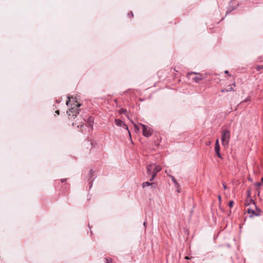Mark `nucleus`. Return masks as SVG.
Masks as SVG:
<instances>
[{
    "instance_id": "obj_1",
    "label": "nucleus",
    "mask_w": 263,
    "mask_h": 263,
    "mask_svg": "<svg viewBox=\"0 0 263 263\" xmlns=\"http://www.w3.org/2000/svg\"><path fill=\"white\" fill-rule=\"evenodd\" d=\"M247 212L250 215V217L259 216L263 214L262 211L258 208L255 204H253L252 208H249L247 210Z\"/></svg>"
},
{
    "instance_id": "obj_2",
    "label": "nucleus",
    "mask_w": 263,
    "mask_h": 263,
    "mask_svg": "<svg viewBox=\"0 0 263 263\" xmlns=\"http://www.w3.org/2000/svg\"><path fill=\"white\" fill-rule=\"evenodd\" d=\"M81 105L80 103H77L74 105L73 107H71L67 111V114L68 116L69 119L75 118L77 115L79 114L80 110L78 108Z\"/></svg>"
},
{
    "instance_id": "obj_3",
    "label": "nucleus",
    "mask_w": 263,
    "mask_h": 263,
    "mask_svg": "<svg viewBox=\"0 0 263 263\" xmlns=\"http://www.w3.org/2000/svg\"><path fill=\"white\" fill-rule=\"evenodd\" d=\"M230 139V132L228 129H223L221 132V141L223 146L228 145Z\"/></svg>"
},
{
    "instance_id": "obj_4",
    "label": "nucleus",
    "mask_w": 263,
    "mask_h": 263,
    "mask_svg": "<svg viewBox=\"0 0 263 263\" xmlns=\"http://www.w3.org/2000/svg\"><path fill=\"white\" fill-rule=\"evenodd\" d=\"M196 74V76L195 77H193L192 80L194 81L196 83H199L200 81L203 80L204 79V77L203 76L202 74L201 73H197V72H188L187 73V77L189 78V79H191L190 78V76H191L192 74Z\"/></svg>"
},
{
    "instance_id": "obj_5",
    "label": "nucleus",
    "mask_w": 263,
    "mask_h": 263,
    "mask_svg": "<svg viewBox=\"0 0 263 263\" xmlns=\"http://www.w3.org/2000/svg\"><path fill=\"white\" fill-rule=\"evenodd\" d=\"M139 125L142 127L143 135L144 137H148L153 134V130L151 127L142 123H140Z\"/></svg>"
},
{
    "instance_id": "obj_6",
    "label": "nucleus",
    "mask_w": 263,
    "mask_h": 263,
    "mask_svg": "<svg viewBox=\"0 0 263 263\" xmlns=\"http://www.w3.org/2000/svg\"><path fill=\"white\" fill-rule=\"evenodd\" d=\"M115 123L116 125L118 126H123V127H124V128L128 131V135L129 136L130 139H132L131 135H130V132L128 130V126L122 120H121L120 119H115Z\"/></svg>"
},
{
    "instance_id": "obj_7",
    "label": "nucleus",
    "mask_w": 263,
    "mask_h": 263,
    "mask_svg": "<svg viewBox=\"0 0 263 263\" xmlns=\"http://www.w3.org/2000/svg\"><path fill=\"white\" fill-rule=\"evenodd\" d=\"M161 169L162 168L160 165H158L155 164V167H154V170H153L152 176L149 179L151 181H152L154 180L157 173L159 172Z\"/></svg>"
},
{
    "instance_id": "obj_8",
    "label": "nucleus",
    "mask_w": 263,
    "mask_h": 263,
    "mask_svg": "<svg viewBox=\"0 0 263 263\" xmlns=\"http://www.w3.org/2000/svg\"><path fill=\"white\" fill-rule=\"evenodd\" d=\"M215 151L217 156L219 158L221 159L222 157L220 154V145H219V141L218 139L216 140V143H215Z\"/></svg>"
},
{
    "instance_id": "obj_9",
    "label": "nucleus",
    "mask_w": 263,
    "mask_h": 263,
    "mask_svg": "<svg viewBox=\"0 0 263 263\" xmlns=\"http://www.w3.org/2000/svg\"><path fill=\"white\" fill-rule=\"evenodd\" d=\"M154 167H155V164H151L146 166V172L147 175H152V172L153 170H154Z\"/></svg>"
},
{
    "instance_id": "obj_10",
    "label": "nucleus",
    "mask_w": 263,
    "mask_h": 263,
    "mask_svg": "<svg viewBox=\"0 0 263 263\" xmlns=\"http://www.w3.org/2000/svg\"><path fill=\"white\" fill-rule=\"evenodd\" d=\"M94 123V119L92 117H89L87 121V125L91 127V129L93 128V124Z\"/></svg>"
},
{
    "instance_id": "obj_11",
    "label": "nucleus",
    "mask_w": 263,
    "mask_h": 263,
    "mask_svg": "<svg viewBox=\"0 0 263 263\" xmlns=\"http://www.w3.org/2000/svg\"><path fill=\"white\" fill-rule=\"evenodd\" d=\"M252 204V206H253V204H255V202L253 200H252L250 197L249 198H248L246 200L245 205L246 206H249L251 204Z\"/></svg>"
},
{
    "instance_id": "obj_12",
    "label": "nucleus",
    "mask_w": 263,
    "mask_h": 263,
    "mask_svg": "<svg viewBox=\"0 0 263 263\" xmlns=\"http://www.w3.org/2000/svg\"><path fill=\"white\" fill-rule=\"evenodd\" d=\"M149 185H154V187L156 186V184L155 183H150L149 182H144L142 184L143 187H145L146 186H148Z\"/></svg>"
},
{
    "instance_id": "obj_13",
    "label": "nucleus",
    "mask_w": 263,
    "mask_h": 263,
    "mask_svg": "<svg viewBox=\"0 0 263 263\" xmlns=\"http://www.w3.org/2000/svg\"><path fill=\"white\" fill-rule=\"evenodd\" d=\"M263 184V178L261 179L260 182H257L254 183V185L257 187H259Z\"/></svg>"
},
{
    "instance_id": "obj_14",
    "label": "nucleus",
    "mask_w": 263,
    "mask_h": 263,
    "mask_svg": "<svg viewBox=\"0 0 263 263\" xmlns=\"http://www.w3.org/2000/svg\"><path fill=\"white\" fill-rule=\"evenodd\" d=\"M127 110L125 108H121L119 111V112L120 114H125Z\"/></svg>"
},
{
    "instance_id": "obj_15",
    "label": "nucleus",
    "mask_w": 263,
    "mask_h": 263,
    "mask_svg": "<svg viewBox=\"0 0 263 263\" xmlns=\"http://www.w3.org/2000/svg\"><path fill=\"white\" fill-rule=\"evenodd\" d=\"M257 71H259L260 70L263 69V66L262 65H258L256 66L255 67Z\"/></svg>"
},
{
    "instance_id": "obj_16",
    "label": "nucleus",
    "mask_w": 263,
    "mask_h": 263,
    "mask_svg": "<svg viewBox=\"0 0 263 263\" xmlns=\"http://www.w3.org/2000/svg\"><path fill=\"white\" fill-rule=\"evenodd\" d=\"M66 180H67V179H62L60 180H56L55 183L59 184L60 182H61V183H63V182H64L65 181H66Z\"/></svg>"
},
{
    "instance_id": "obj_17",
    "label": "nucleus",
    "mask_w": 263,
    "mask_h": 263,
    "mask_svg": "<svg viewBox=\"0 0 263 263\" xmlns=\"http://www.w3.org/2000/svg\"><path fill=\"white\" fill-rule=\"evenodd\" d=\"M105 262L106 263H112V260L110 258H105Z\"/></svg>"
},
{
    "instance_id": "obj_18",
    "label": "nucleus",
    "mask_w": 263,
    "mask_h": 263,
    "mask_svg": "<svg viewBox=\"0 0 263 263\" xmlns=\"http://www.w3.org/2000/svg\"><path fill=\"white\" fill-rule=\"evenodd\" d=\"M128 16L130 18H133L134 17V13H133V12L132 11L129 12L128 13Z\"/></svg>"
},
{
    "instance_id": "obj_19",
    "label": "nucleus",
    "mask_w": 263,
    "mask_h": 263,
    "mask_svg": "<svg viewBox=\"0 0 263 263\" xmlns=\"http://www.w3.org/2000/svg\"><path fill=\"white\" fill-rule=\"evenodd\" d=\"M93 173H94V171H93V170H90V171H89V177L90 178H92L93 175Z\"/></svg>"
},
{
    "instance_id": "obj_20",
    "label": "nucleus",
    "mask_w": 263,
    "mask_h": 263,
    "mask_svg": "<svg viewBox=\"0 0 263 263\" xmlns=\"http://www.w3.org/2000/svg\"><path fill=\"white\" fill-rule=\"evenodd\" d=\"M234 204V202L232 200H231L229 202V206L230 208H232Z\"/></svg>"
},
{
    "instance_id": "obj_21",
    "label": "nucleus",
    "mask_w": 263,
    "mask_h": 263,
    "mask_svg": "<svg viewBox=\"0 0 263 263\" xmlns=\"http://www.w3.org/2000/svg\"><path fill=\"white\" fill-rule=\"evenodd\" d=\"M134 125L135 129H136L138 131L140 130V128L138 125H137L135 123H134Z\"/></svg>"
},
{
    "instance_id": "obj_22",
    "label": "nucleus",
    "mask_w": 263,
    "mask_h": 263,
    "mask_svg": "<svg viewBox=\"0 0 263 263\" xmlns=\"http://www.w3.org/2000/svg\"><path fill=\"white\" fill-rule=\"evenodd\" d=\"M73 99V98L72 97H70L69 96L68 97V100L66 101V105H68V103L70 101V99Z\"/></svg>"
},
{
    "instance_id": "obj_23",
    "label": "nucleus",
    "mask_w": 263,
    "mask_h": 263,
    "mask_svg": "<svg viewBox=\"0 0 263 263\" xmlns=\"http://www.w3.org/2000/svg\"><path fill=\"white\" fill-rule=\"evenodd\" d=\"M228 89V91H234L233 88L232 86H229V87Z\"/></svg>"
},
{
    "instance_id": "obj_24",
    "label": "nucleus",
    "mask_w": 263,
    "mask_h": 263,
    "mask_svg": "<svg viewBox=\"0 0 263 263\" xmlns=\"http://www.w3.org/2000/svg\"><path fill=\"white\" fill-rule=\"evenodd\" d=\"M222 185L224 190H226L227 189V186L226 185V182H222Z\"/></svg>"
},
{
    "instance_id": "obj_25",
    "label": "nucleus",
    "mask_w": 263,
    "mask_h": 263,
    "mask_svg": "<svg viewBox=\"0 0 263 263\" xmlns=\"http://www.w3.org/2000/svg\"><path fill=\"white\" fill-rule=\"evenodd\" d=\"M221 91L222 92H228V89H225V88H224V89H222L221 90Z\"/></svg>"
},
{
    "instance_id": "obj_26",
    "label": "nucleus",
    "mask_w": 263,
    "mask_h": 263,
    "mask_svg": "<svg viewBox=\"0 0 263 263\" xmlns=\"http://www.w3.org/2000/svg\"><path fill=\"white\" fill-rule=\"evenodd\" d=\"M172 180L175 183H177V181H176V180L175 179V177H172Z\"/></svg>"
},
{
    "instance_id": "obj_27",
    "label": "nucleus",
    "mask_w": 263,
    "mask_h": 263,
    "mask_svg": "<svg viewBox=\"0 0 263 263\" xmlns=\"http://www.w3.org/2000/svg\"><path fill=\"white\" fill-rule=\"evenodd\" d=\"M247 194H248V197H250V191H247Z\"/></svg>"
},
{
    "instance_id": "obj_28",
    "label": "nucleus",
    "mask_w": 263,
    "mask_h": 263,
    "mask_svg": "<svg viewBox=\"0 0 263 263\" xmlns=\"http://www.w3.org/2000/svg\"><path fill=\"white\" fill-rule=\"evenodd\" d=\"M256 190L258 191L257 195L259 196V194H260V191H259V190L258 188L256 189Z\"/></svg>"
},
{
    "instance_id": "obj_29",
    "label": "nucleus",
    "mask_w": 263,
    "mask_h": 263,
    "mask_svg": "<svg viewBox=\"0 0 263 263\" xmlns=\"http://www.w3.org/2000/svg\"><path fill=\"white\" fill-rule=\"evenodd\" d=\"M218 198L219 201L220 202V201H221V196H220V195H219V196H218Z\"/></svg>"
},
{
    "instance_id": "obj_30",
    "label": "nucleus",
    "mask_w": 263,
    "mask_h": 263,
    "mask_svg": "<svg viewBox=\"0 0 263 263\" xmlns=\"http://www.w3.org/2000/svg\"><path fill=\"white\" fill-rule=\"evenodd\" d=\"M192 257H189V256H185V259H191Z\"/></svg>"
},
{
    "instance_id": "obj_31",
    "label": "nucleus",
    "mask_w": 263,
    "mask_h": 263,
    "mask_svg": "<svg viewBox=\"0 0 263 263\" xmlns=\"http://www.w3.org/2000/svg\"><path fill=\"white\" fill-rule=\"evenodd\" d=\"M224 73L226 74H229V71L228 70H225Z\"/></svg>"
},
{
    "instance_id": "obj_32",
    "label": "nucleus",
    "mask_w": 263,
    "mask_h": 263,
    "mask_svg": "<svg viewBox=\"0 0 263 263\" xmlns=\"http://www.w3.org/2000/svg\"><path fill=\"white\" fill-rule=\"evenodd\" d=\"M55 112H56L57 114H58V115H59V114H60V111H59V110H57V111H55Z\"/></svg>"
},
{
    "instance_id": "obj_33",
    "label": "nucleus",
    "mask_w": 263,
    "mask_h": 263,
    "mask_svg": "<svg viewBox=\"0 0 263 263\" xmlns=\"http://www.w3.org/2000/svg\"><path fill=\"white\" fill-rule=\"evenodd\" d=\"M65 185H66V187H68V186H69V184H67V183H66Z\"/></svg>"
},
{
    "instance_id": "obj_34",
    "label": "nucleus",
    "mask_w": 263,
    "mask_h": 263,
    "mask_svg": "<svg viewBox=\"0 0 263 263\" xmlns=\"http://www.w3.org/2000/svg\"><path fill=\"white\" fill-rule=\"evenodd\" d=\"M230 12V11H227V12H226V14H229Z\"/></svg>"
},
{
    "instance_id": "obj_35",
    "label": "nucleus",
    "mask_w": 263,
    "mask_h": 263,
    "mask_svg": "<svg viewBox=\"0 0 263 263\" xmlns=\"http://www.w3.org/2000/svg\"><path fill=\"white\" fill-rule=\"evenodd\" d=\"M232 85H233L234 86H236V85H235V83H234L232 84Z\"/></svg>"
},
{
    "instance_id": "obj_36",
    "label": "nucleus",
    "mask_w": 263,
    "mask_h": 263,
    "mask_svg": "<svg viewBox=\"0 0 263 263\" xmlns=\"http://www.w3.org/2000/svg\"><path fill=\"white\" fill-rule=\"evenodd\" d=\"M174 71H177L175 69V68H174Z\"/></svg>"
}]
</instances>
